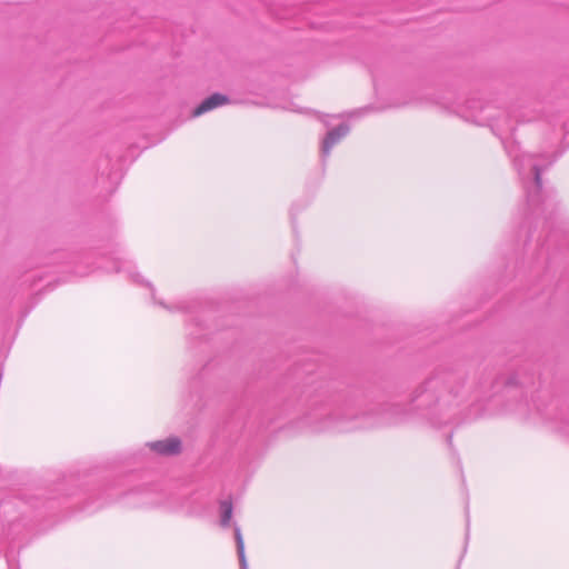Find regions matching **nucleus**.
I'll return each mask as SVG.
<instances>
[{"instance_id": "1", "label": "nucleus", "mask_w": 569, "mask_h": 569, "mask_svg": "<svg viewBox=\"0 0 569 569\" xmlns=\"http://www.w3.org/2000/svg\"><path fill=\"white\" fill-rule=\"evenodd\" d=\"M506 150L522 180L528 204L537 206L541 200V172L551 166L556 158L521 152L516 142L506 146Z\"/></svg>"}, {"instance_id": "2", "label": "nucleus", "mask_w": 569, "mask_h": 569, "mask_svg": "<svg viewBox=\"0 0 569 569\" xmlns=\"http://www.w3.org/2000/svg\"><path fill=\"white\" fill-rule=\"evenodd\" d=\"M461 378L457 375H449L443 380V390L437 398V402L440 407L450 406L452 403H459L465 398V393L460 390Z\"/></svg>"}, {"instance_id": "3", "label": "nucleus", "mask_w": 569, "mask_h": 569, "mask_svg": "<svg viewBox=\"0 0 569 569\" xmlns=\"http://www.w3.org/2000/svg\"><path fill=\"white\" fill-rule=\"evenodd\" d=\"M350 131V127L347 123H341L338 127L331 129L326 134L322 146H321V157L323 160H326L331 149L342 139L345 138Z\"/></svg>"}, {"instance_id": "4", "label": "nucleus", "mask_w": 569, "mask_h": 569, "mask_svg": "<svg viewBox=\"0 0 569 569\" xmlns=\"http://www.w3.org/2000/svg\"><path fill=\"white\" fill-rule=\"evenodd\" d=\"M151 450L161 456H176L181 451V441L178 437H170L148 443Z\"/></svg>"}, {"instance_id": "5", "label": "nucleus", "mask_w": 569, "mask_h": 569, "mask_svg": "<svg viewBox=\"0 0 569 569\" xmlns=\"http://www.w3.org/2000/svg\"><path fill=\"white\" fill-rule=\"evenodd\" d=\"M229 102V98L221 93H213L206 98L192 112L193 117H199L210 110L224 106Z\"/></svg>"}, {"instance_id": "6", "label": "nucleus", "mask_w": 569, "mask_h": 569, "mask_svg": "<svg viewBox=\"0 0 569 569\" xmlns=\"http://www.w3.org/2000/svg\"><path fill=\"white\" fill-rule=\"evenodd\" d=\"M234 540L237 545V553L239 557L240 568L248 569L247 558L244 553V542L239 526L234 525Z\"/></svg>"}, {"instance_id": "7", "label": "nucleus", "mask_w": 569, "mask_h": 569, "mask_svg": "<svg viewBox=\"0 0 569 569\" xmlns=\"http://www.w3.org/2000/svg\"><path fill=\"white\" fill-rule=\"evenodd\" d=\"M233 513L232 502L230 500H223L220 502V525L227 528L230 525Z\"/></svg>"}, {"instance_id": "8", "label": "nucleus", "mask_w": 569, "mask_h": 569, "mask_svg": "<svg viewBox=\"0 0 569 569\" xmlns=\"http://www.w3.org/2000/svg\"><path fill=\"white\" fill-rule=\"evenodd\" d=\"M439 386V380L436 378L429 379L426 382V389L418 396V398H422V401H428L432 398L431 391L436 390Z\"/></svg>"}, {"instance_id": "9", "label": "nucleus", "mask_w": 569, "mask_h": 569, "mask_svg": "<svg viewBox=\"0 0 569 569\" xmlns=\"http://www.w3.org/2000/svg\"><path fill=\"white\" fill-rule=\"evenodd\" d=\"M490 110H491V107H489V106L482 108L481 111L486 112L488 114V117L479 118L476 121L480 124H485V122H491L492 120H495V117L491 114Z\"/></svg>"}, {"instance_id": "10", "label": "nucleus", "mask_w": 569, "mask_h": 569, "mask_svg": "<svg viewBox=\"0 0 569 569\" xmlns=\"http://www.w3.org/2000/svg\"><path fill=\"white\" fill-rule=\"evenodd\" d=\"M159 303H160V306H162L163 308L168 309L169 311H173V310H180V309H182V307H181V306L171 307V306H167V305H166V303H163V302H159Z\"/></svg>"}]
</instances>
